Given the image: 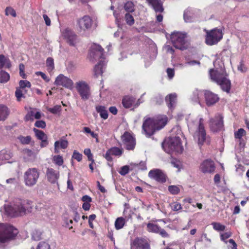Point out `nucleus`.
I'll list each match as a JSON object with an SVG mask.
<instances>
[{"mask_svg":"<svg viewBox=\"0 0 249 249\" xmlns=\"http://www.w3.org/2000/svg\"><path fill=\"white\" fill-rule=\"evenodd\" d=\"M41 231L39 230H35L32 232V238L34 240L38 241L41 239Z\"/></svg>","mask_w":249,"mask_h":249,"instance_id":"a18cd8bd","label":"nucleus"},{"mask_svg":"<svg viewBox=\"0 0 249 249\" xmlns=\"http://www.w3.org/2000/svg\"><path fill=\"white\" fill-rule=\"evenodd\" d=\"M131 249H150V247L145 240L137 238L131 244Z\"/></svg>","mask_w":249,"mask_h":249,"instance_id":"412c9836","label":"nucleus"},{"mask_svg":"<svg viewBox=\"0 0 249 249\" xmlns=\"http://www.w3.org/2000/svg\"><path fill=\"white\" fill-rule=\"evenodd\" d=\"M203 122V119L200 118L198 123H197L198 125L194 134V140L197 142L200 148L205 143L208 144L210 143V139L206 135Z\"/></svg>","mask_w":249,"mask_h":249,"instance_id":"423d86ee","label":"nucleus"},{"mask_svg":"<svg viewBox=\"0 0 249 249\" xmlns=\"http://www.w3.org/2000/svg\"><path fill=\"white\" fill-rule=\"evenodd\" d=\"M36 75H40L41 77L45 80L46 82H48L50 81V78L46 76V75L41 72V71H37L36 72Z\"/></svg>","mask_w":249,"mask_h":249,"instance_id":"052dcab7","label":"nucleus"},{"mask_svg":"<svg viewBox=\"0 0 249 249\" xmlns=\"http://www.w3.org/2000/svg\"><path fill=\"white\" fill-rule=\"evenodd\" d=\"M166 71L169 78L170 79H172L175 75L174 69L172 68H168Z\"/></svg>","mask_w":249,"mask_h":249,"instance_id":"680f3d73","label":"nucleus"},{"mask_svg":"<svg viewBox=\"0 0 249 249\" xmlns=\"http://www.w3.org/2000/svg\"><path fill=\"white\" fill-rule=\"evenodd\" d=\"M129 170V167L128 165L123 166L121 168L119 173L122 176H125L126 175Z\"/></svg>","mask_w":249,"mask_h":249,"instance_id":"5fc2aeb1","label":"nucleus"},{"mask_svg":"<svg viewBox=\"0 0 249 249\" xmlns=\"http://www.w3.org/2000/svg\"><path fill=\"white\" fill-rule=\"evenodd\" d=\"M92 22V19L89 16H85L78 21L79 27L84 31L89 29L91 27Z\"/></svg>","mask_w":249,"mask_h":249,"instance_id":"6ab92c4d","label":"nucleus"},{"mask_svg":"<svg viewBox=\"0 0 249 249\" xmlns=\"http://www.w3.org/2000/svg\"><path fill=\"white\" fill-rule=\"evenodd\" d=\"M172 132L173 134L177 133V135L166 139L162 143V147L166 153L175 152L180 154L183 150L180 138V136L182 135L180 128L176 126L172 129Z\"/></svg>","mask_w":249,"mask_h":249,"instance_id":"7ed1b4c3","label":"nucleus"},{"mask_svg":"<svg viewBox=\"0 0 249 249\" xmlns=\"http://www.w3.org/2000/svg\"><path fill=\"white\" fill-rule=\"evenodd\" d=\"M168 118L165 115H159L155 117H145L142 125V133L147 137H150L166 124Z\"/></svg>","mask_w":249,"mask_h":249,"instance_id":"f03ea898","label":"nucleus"},{"mask_svg":"<svg viewBox=\"0 0 249 249\" xmlns=\"http://www.w3.org/2000/svg\"><path fill=\"white\" fill-rule=\"evenodd\" d=\"M25 92L24 90H22L18 88H17L15 91V96L17 97V100L20 101L21 98H24V94Z\"/></svg>","mask_w":249,"mask_h":249,"instance_id":"79ce46f5","label":"nucleus"},{"mask_svg":"<svg viewBox=\"0 0 249 249\" xmlns=\"http://www.w3.org/2000/svg\"><path fill=\"white\" fill-rule=\"evenodd\" d=\"M5 12L6 16L11 15L13 17H16L17 16L15 10L11 7H7L5 9Z\"/></svg>","mask_w":249,"mask_h":249,"instance_id":"3c124183","label":"nucleus"},{"mask_svg":"<svg viewBox=\"0 0 249 249\" xmlns=\"http://www.w3.org/2000/svg\"><path fill=\"white\" fill-rule=\"evenodd\" d=\"M75 88L83 101L89 99L91 92L89 86L85 81L80 80L75 84Z\"/></svg>","mask_w":249,"mask_h":249,"instance_id":"9d476101","label":"nucleus"},{"mask_svg":"<svg viewBox=\"0 0 249 249\" xmlns=\"http://www.w3.org/2000/svg\"><path fill=\"white\" fill-rule=\"evenodd\" d=\"M35 125L37 127L44 128L46 126V123L44 121L42 120L37 121L35 123Z\"/></svg>","mask_w":249,"mask_h":249,"instance_id":"bf43d9fd","label":"nucleus"},{"mask_svg":"<svg viewBox=\"0 0 249 249\" xmlns=\"http://www.w3.org/2000/svg\"><path fill=\"white\" fill-rule=\"evenodd\" d=\"M204 96L206 103L207 106H210L215 104L219 100L217 95L213 93L210 91H205L204 92Z\"/></svg>","mask_w":249,"mask_h":249,"instance_id":"4be33fe9","label":"nucleus"},{"mask_svg":"<svg viewBox=\"0 0 249 249\" xmlns=\"http://www.w3.org/2000/svg\"><path fill=\"white\" fill-rule=\"evenodd\" d=\"M59 142V145L62 149H66L68 145V142L66 140H60L58 141Z\"/></svg>","mask_w":249,"mask_h":249,"instance_id":"13d9d810","label":"nucleus"},{"mask_svg":"<svg viewBox=\"0 0 249 249\" xmlns=\"http://www.w3.org/2000/svg\"><path fill=\"white\" fill-rule=\"evenodd\" d=\"M13 156V154L10 150H3L0 152V160H8Z\"/></svg>","mask_w":249,"mask_h":249,"instance_id":"7c9ffc66","label":"nucleus"},{"mask_svg":"<svg viewBox=\"0 0 249 249\" xmlns=\"http://www.w3.org/2000/svg\"><path fill=\"white\" fill-rule=\"evenodd\" d=\"M125 223L126 220L124 217H118L115 221L114 225L115 229L117 230L122 229Z\"/></svg>","mask_w":249,"mask_h":249,"instance_id":"473e14b6","label":"nucleus"},{"mask_svg":"<svg viewBox=\"0 0 249 249\" xmlns=\"http://www.w3.org/2000/svg\"><path fill=\"white\" fill-rule=\"evenodd\" d=\"M168 191L172 195H177L180 192L179 188L175 185H170L168 187Z\"/></svg>","mask_w":249,"mask_h":249,"instance_id":"49530a36","label":"nucleus"},{"mask_svg":"<svg viewBox=\"0 0 249 249\" xmlns=\"http://www.w3.org/2000/svg\"><path fill=\"white\" fill-rule=\"evenodd\" d=\"M43 18L45 22L46 25L47 26H50L51 23L50 18L48 17L47 15L45 14L43 15Z\"/></svg>","mask_w":249,"mask_h":249,"instance_id":"0e129e2a","label":"nucleus"},{"mask_svg":"<svg viewBox=\"0 0 249 249\" xmlns=\"http://www.w3.org/2000/svg\"><path fill=\"white\" fill-rule=\"evenodd\" d=\"M183 17L186 22H192L196 20L193 11L191 9H187L184 11Z\"/></svg>","mask_w":249,"mask_h":249,"instance_id":"cd10ccee","label":"nucleus"},{"mask_svg":"<svg viewBox=\"0 0 249 249\" xmlns=\"http://www.w3.org/2000/svg\"><path fill=\"white\" fill-rule=\"evenodd\" d=\"M210 75L213 81L219 85L222 90L227 93L230 92L231 83L228 78V74L226 73L223 65L221 66L219 69L217 68L211 69Z\"/></svg>","mask_w":249,"mask_h":249,"instance_id":"20e7f679","label":"nucleus"},{"mask_svg":"<svg viewBox=\"0 0 249 249\" xmlns=\"http://www.w3.org/2000/svg\"><path fill=\"white\" fill-rule=\"evenodd\" d=\"M24 159L26 161L33 162L36 159V153L29 149H25L23 150Z\"/></svg>","mask_w":249,"mask_h":249,"instance_id":"393cba45","label":"nucleus"},{"mask_svg":"<svg viewBox=\"0 0 249 249\" xmlns=\"http://www.w3.org/2000/svg\"><path fill=\"white\" fill-rule=\"evenodd\" d=\"M105 65L104 61L101 60L94 68V74L96 77L102 75L103 73V69Z\"/></svg>","mask_w":249,"mask_h":249,"instance_id":"c85d7f7f","label":"nucleus"},{"mask_svg":"<svg viewBox=\"0 0 249 249\" xmlns=\"http://www.w3.org/2000/svg\"><path fill=\"white\" fill-rule=\"evenodd\" d=\"M246 135V132L243 128H240L234 133V138L241 140Z\"/></svg>","mask_w":249,"mask_h":249,"instance_id":"ea45409f","label":"nucleus"},{"mask_svg":"<svg viewBox=\"0 0 249 249\" xmlns=\"http://www.w3.org/2000/svg\"><path fill=\"white\" fill-rule=\"evenodd\" d=\"M33 130L38 140L41 141L48 139L47 135L43 131L36 128H34Z\"/></svg>","mask_w":249,"mask_h":249,"instance_id":"c9c22d12","label":"nucleus"},{"mask_svg":"<svg viewBox=\"0 0 249 249\" xmlns=\"http://www.w3.org/2000/svg\"><path fill=\"white\" fill-rule=\"evenodd\" d=\"M148 176L150 178L160 182H164L166 181V177L165 174L161 170L155 169L151 170L148 173Z\"/></svg>","mask_w":249,"mask_h":249,"instance_id":"2eb2a0df","label":"nucleus"},{"mask_svg":"<svg viewBox=\"0 0 249 249\" xmlns=\"http://www.w3.org/2000/svg\"><path fill=\"white\" fill-rule=\"evenodd\" d=\"M82 200L84 203H89L91 201V198L89 196L85 195L82 197Z\"/></svg>","mask_w":249,"mask_h":249,"instance_id":"69168bd1","label":"nucleus"},{"mask_svg":"<svg viewBox=\"0 0 249 249\" xmlns=\"http://www.w3.org/2000/svg\"><path fill=\"white\" fill-rule=\"evenodd\" d=\"M18 232V229L12 225L0 223V249H4L5 243L13 239Z\"/></svg>","mask_w":249,"mask_h":249,"instance_id":"39448f33","label":"nucleus"},{"mask_svg":"<svg viewBox=\"0 0 249 249\" xmlns=\"http://www.w3.org/2000/svg\"><path fill=\"white\" fill-rule=\"evenodd\" d=\"M148 3L156 12H162L163 11L162 4L160 0H148Z\"/></svg>","mask_w":249,"mask_h":249,"instance_id":"a878e982","label":"nucleus"},{"mask_svg":"<svg viewBox=\"0 0 249 249\" xmlns=\"http://www.w3.org/2000/svg\"><path fill=\"white\" fill-rule=\"evenodd\" d=\"M53 160L55 164L61 166L63 163V159L62 156L60 155L54 156L53 157Z\"/></svg>","mask_w":249,"mask_h":249,"instance_id":"de8ad7c7","label":"nucleus"},{"mask_svg":"<svg viewBox=\"0 0 249 249\" xmlns=\"http://www.w3.org/2000/svg\"><path fill=\"white\" fill-rule=\"evenodd\" d=\"M160 228V227L154 223H149L147 224V230L149 232L158 233Z\"/></svg>","mask_w":249,"mask_h":249,"instance_id":"f704fd0d","label":"nucleus"},{"mask_svg":"<svg viewBox=\"0 0 249 249\" xmlns=\"http://www.w3.org/2000/svg\"><path fill=\"white\" fill-rule=\"evenodd\" d=\"M165 100L168 107L170 109H172L175 106L177 101V95L175 93L170 94L166 96Z\"/></svg>","mask_w":249,"mask_h":249,"instance_id":"b1692460","label":"nucleus"},{"mask_svg":"<svg viewBox=\"0 0 249 249\" xmlns=\"http://www.w3.org/2000/svg\"><path fill=\"white\" fill-rule=\"evenodd\" d=\"M18 139L22 144H29L31 141L32 138L30 136L24 137L20 135L18 137Z\"/></svg>","mask_w":249,"mask_h":249,"instance_id":"a19ab883","label":"nucleus"},{"mask_svg":"<svg viewBox=\"0 0 249 249\" xmlns=\"http://www.w3.org/2000/svg\"><path fill=\"white\" fill-rule=\"evenodd\" d=\"M10 79V75L4 71H0V83H5L7 82Z\"/></svg>","mask_w":249,"mask_h":249,"instance_id":"4c0bfd02","label":"nucleus"},{"mask_svg":"<svg viewBox=\"0 0 249 249\" xmlns=\"http://www.w3.org/2000/svg\"><path fill=\"white\" fill-rule=\"evenodd\" d=\"M186 34L178 32L171 35V40L174 46L178 49L183 50L187 48Z\"/></svg>","mask_w":249,"mask_h":249,"instance_id":"1a4fd4ad","label":"nucleus"},{"mask_svg":"<svg viewBox=\"0 0 249 249\" xmlns=\"http://www.w3.org/2000/svg\"><path fill=\"white\" fill-rule=\"evenodd\" d=\"M46 66L49 71H51L54 69L53 59L52 57H48L47 59Z\"/></svg>","mask_w":249,"mask_h":249,"instance_id":"37998d69","label":"nucleus"},{"mask_svg":"<svg viewBox=\"0 0 249 249\" xmlns=\"http://www.w3.org/2000/svg\"><path fill=\"white\" fill-rule=\"evenodd\" d=\"M231 233L230 231L224 232L223 233L221 234V240L225 242V243H227V242L225 241V240L231 237Z\"/></svg>","mask_w":249,"mask_h":249,"instance_id":"4d7b16f0","label":"nucleus"},{"mask_svg":"<svg viewBox=\"0 0 249 249\" xmlns=\"http://www.w3.org/2000/svg\"><path fill=\"white\" fill-rule=\"evenodd\" d=\"M9 114V110L5 106L0 105V121L4 120Z\"/></svg>","mask_w":249,"mask_h":249,"instance_id":"2f4dec72","label":"nucleus"},{"mask_svg":"<svg viewBox=\"0 0 249 249\" xmlns=\"http://www.w3.org/2000/svg\"><path fill=\"white\" fill-rule=\"evenodd\" d=\"M124 9L127 12L132 13L135 11V5L133 2L131 1H127L124 6Z\"/></svg>","mask_w":249,"mask_h":249,"instance_id":"e433bc0d","label":"nucleus"},{"mask_svg":"<svg viewBox=\"0 0 249 249\" xmlns=\"http://www.w3.org/2000/svg\"><path fill=\"white\" fill-rule=\"evenodd\" d=\"M29 205L28 201L16 199L9 204H5L1 208L0 211L12 217L22 216L26 214L27 212L30 211L31 207Z\"/></svg>","mask_w":249,"mask_h":249,"instance_id":"f257e3e1","label":"nucleus"},{"mask_svg":"<svg viewBox=\"0 0 249 249\" xmlns=\"http://www.w3.org/2000/svg\"><path fill=\"white\" fill-rule=\"evenodd\" d=\"M172 210L174 211H177L182 209L181 204L177 202H174L170 204Z\"/></svg>","mask_w":249,"mask_h":249,"instance_id":"603ef678","label":"nucleus"},{"mask_svg":"<svg viewBox=\"0 0 249 249\" xmlns=\"http://www.w3.org/2000/svg\"><path fill=\"white\" fill-rule=\"evenodd\" d=\"M212 225L213 229L217 231H223L225 229V226L220 223L213 222Z\"/></svg>","mask_w":249,"mask_h":249,"instance_id":"c03bdc74","label":"nucleus"},{"mask_svg":"<svg viewBox=\"0 0 249 249\" xmlns=\"http://www.w3.org/2000/svg\"><path fill=\"white\" fill-rule=\"evenodd\" d=\"M205 43L208 45L217 44L223 37V32L221 29L215 28L210 31L206 30Z\"/></svg>","mask_w":249,"mask_h":249,"instance_id":"6e6552de","label":"nucleus"},{"mask_svg":"<svg viewBox=\"0 0 249 249\" xmlns=\"http://www.w3.org/2000/svg\"><path fill=\"white\" fill-rule=\"evenodd\" d=\"M10 66L9 60L3 54H0V69L3 67L9 68Z\"/></svg>","mask_w":249,"mask_h":249,"instance_id":"72a5a7b5","label":"nucleus"},{"mask_svg":"<svg viewBox=\"0 0 249 249\" xmlns=\"http://www.w3.org/2000/svg\"><path fill=\"white\" fill-rule=\"evenodd\" d=\"M36 249H51V247L48 242H41L38 244Z\"/></svg>","mask_w":249,"mask_h":249,"instance_id":"09e8293b","label":"nucleus"},{"mask_svg":"<svg viewBox=\"0 0 249 249\" xmlns=\"http://www.w3.org/2000/svg\"><path fill=\"white\" fill-rule=\"evenodd\" d=\"M210 125L212 131L217 132L221 130L223 126V117L220 114L215 116L210 120Z\"/></svg>","mask_w":249,"mask_h":249,"instance_id":"f8f14e48","label":"nucleus"},{"mask_svg":"<svg viewBox=\"0 0 249 249\" xmlns=\"http://www.w3.org/2000/svg\"><path fill=\"white\" fill-rule=\"evenodd\" d=\"M215 168L214 162L209 160H205L200 165V170L203 173H213L214 172Z\"/></svg>","mask_w":249,"mask_h":249,"instance_id":"dca6fc26","label":"nucleus"},{"mask_svg":"<svg viewBox=\"0 0 249 249\" xmlns=\"http://www.w3.org/2000/svg\"><path fill=\"white\" fill-rule=\"evenodd\" d=\"M123 153L122 148L117 147H112L109 149L104 155V158L108 161H112L111 156L120 157Z\"/></svg>","mask_w":249,"mask_h":249,"instance_id":"f3484780","label":"nucleus"},{"mask_svg":"<svg viewBox=\"0 0 249 249\" xmlns=\"http://www.w3.org/2000/svg\"><path fill=\"white\" fill-rule=\"evenodd\" d=\"M48 110L53 114H56L61 110V107L60 105H56L53 107L49 108Z\"/></svg>","mask_w":249,"mask_h":249,"instance_id":"864d4df0","label":"nucleus"},{"mask_svg":"<svg viewBox=\"0 0 249 249\" xmlns=\"http://www.w3.org/2000/svg\"><path fill=\"white\" fill-rule=\"evenodd\" d=\"M62 35L70 45H75L76 43V36L69 29H66L63 32Z\"/></svg>","mask_w":249,"mask_h":249,"instance_id":"5701e85b","label":"nucleus"},{"mask_svg":"<svg viewBox=\"0 0 249 249\" xmlns=\"http://www.w3.org/2000/svg\"><path fill=\"white\" fill-rule=\"evenodd\" d=\"M39 175V172L36 168H29L23 175L25 184L28 187L34 186L37 183Z\"/></svg>","mask_w":249,"mask_h":249,"instance_id":"0eeeda50","label":"nucleus"},{"mask_svg":"<svg viewBox=\"0 0 249 249\" xmlns=\"http://www.w3.org/2000/svg\"><path fill=\"white\" fill-rule=\"evenodd\" d=\"M204 96V92L203 91L196 89L193 93L192 100L195 102L198 103L201 106V102Z\"/></svg>","mask_w":249,"mask_h":249,"instance_id":"bb28decb","label":"nucleus"},{"mask_svg":"<svg viewBox=\"0 0 249 249\" xmlns=\"http://www.w3.org/2000/svg\"><path fill=\"white\" fill-rule=\"evenodd\" d=\"M171 164L177 168H179L180 167L179 162L177 161L176 160H173L171 162Z\"/></svg>","mask_w":249,"mask_h":249,"instance_id":"338daca9","label":"nucleus"},{"mask_svg":"<svg viewBox=\"0 0 249 249\" xmlns=\"http://www.w3.org/2000/svg\"><path fill=\"white\" fill-rule=\"evenodd\" d=\"M72 158L75 159L78 161H80L82 159V155L76 150L73 151Z\"/></svg>","mask_w":249,"mask_h":249,"instance_id":"6e6d98bb","label":"nucleus"},{"mask_svg":"<svg viewBox=\"0 0 249 249\" xmlns=\"http://www.w3.org/2000/svg\"><path fill=\"white\" fill-rule=\"evenodd\" d=\"M96 110L97 112L100 114L101 117L103 119L106 120L108 118V112L104 106H97L96 107Z\"/></svg>","mask_w":249,"mask_h":249,"instance_id":"c756f323","label":"nucleus"},{"mask_svg":"<svg viewBox=\"0 0 249 249\" xmlns=\"http://www.w3.org/2000/svg\"><path fill=\"white\" fill-rule=\"evenodd\" d=\"M46 177L48 181L52 184L57 183L59 178V172L52 168H48L46 170Z\"/></svg>","mask_w":249,"mask_h":249,"instance_id":"aec40b11","label":"nucleus"},{"mask_svg":"<svg viewBox=\"0 0 249 249\" xmlns=\"http://www.w3.org/2000/svg\"><path fill=\"white\" fill-rule=\"evenodd\" d=\"M158 233L160 234L162 237L164 238L169 237V234L167 233V232L164 229H161L160 227Z\"/></svg>","mask_w":249,"mask_h":249,"instance_id":"e2e57ef3","label":"nucleus"},{"mask_svg":"<svg viewBox=\"0 0 249 249\" xmlns=\"http://www.w3.org/2000/svg\"><path fill=\"white\" fill-rule=\"evenodd\" d=\"M19 87L18 88L24 90L25 92L27 91L26 89H30L31 86L30 82L27 80H20L19 82Z\"/></svg>","mask_w":249,"mask_h":249,"instance_id":"58836bf2","label":"nucleus"},{"mask_svg":"<svg viewBox=\"0 0 249 249\" xmlns=\"http://www.w3.org/2000/svg\"><path fill=\"white\" fill-rule=\"evenodd\" d=\"M142 102V101H141V99H139L135 103V99L129 96H125L122 100V104L125 108H130L132 106L134 107H137Z\"/></svg>","mask_w":249,"mask_h":249,"instance_id":"a211bd4d","label":"nucleus"},{"mask_svg":"<svg viewBox=\"0 0 249 249\" xmlns=\"http://www.w3.org/2000/svg\"><path fill=\"white\" fill-rule=\"evenodd\" d=\"M89 57L90 60L92 61L100 58H104V49L100 45L93 44L89 50Z\"/></svg>","mask_w":249,"mask_h":249,"instance_id":"9b49d317","label":"nucleus"},{"mask_svg":"<svg viewBox=\"0 0 249 249\" xmlns=\"http://www.w3.org/2000/svg\"><path fill=\"white\" fill-rule=\"evenodd\" d=\"M122 140L126 149L128 150L134 149L136 145L135 140L129 133L124 132L122 136Z\"/></svg>","mask_w":249,"mask_h":249,"instance_id":"4468645a","label":"nucleus"},{"mask_svg":"<svg viewBox=\"0 0 249 249\" xmlns=\"http://www.w3.org/2000/svg\"><path fill=\"white\" fill-rule=\"evenodd\" d=\"M200 62L196 60H191L189 61H187L186 63V64L190 65V66H194L195 65H200Z\"/></svg>","mask_w":249,"mask_h":249,"instance_id":"774afa93","label":"nucleus"},{"mask_svg":"<svg viewBox=\"0 0 249 249\" xmlns=\"http://www.w3.org/2000/svg\"><path fill=\"white\" fill-rule=\"evenodd\" d=\"M54 84L71 89L73 88V83L70 78L63 74H60L56 78Z\"/></svg>","mask_w":249,"mask_h":249,"instance_id":"ddd939ff","label":"nucleus"},{"mask_svg":"<svg viewBox=\"0 0 249 249\" xmlns=\"http://www.w3.org/2000/svg\"><path fill=\"white\" fill-rule=\"evenodd\" d=\"M125 19L127 24L129 25H132L134 23V19L133 17L129 13L125 14Z\"/></svg>","mask_w":249,"mask_h":249,"instance_id":"8fccbe9b","label":"nucleus"}]
</instances>
